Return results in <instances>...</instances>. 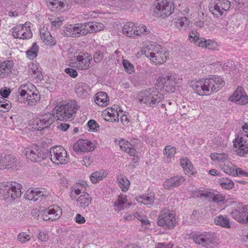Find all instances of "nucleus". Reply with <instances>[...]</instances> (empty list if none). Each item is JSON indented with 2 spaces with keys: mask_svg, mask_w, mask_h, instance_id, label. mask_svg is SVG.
Here are the masks:
<instances>
[{
  "mask_svg": "<svg viewBox=\"0 0 248 248\" xmlns=\"http://www.w3.org/2000/svg\"><path fill=\"white\" fill-rule=\"evenodd\" d=\"M164 95L155 88H148L136 92L134 99L139 104L155 107L164 99Z\"/></svg>",
  "mask_w": 248,
  "mask_h": 248,
  "instance_id": "f257e3e1",
  "label": "nucleus"
},
{
  "mask_svg": "<svg viewBox=\"0 0 248 248\" xmlns=\"http://www.w3.org/2000/svg\"><path fill=\"white\" fill-rule=\"evenodd\" d=\"M21 184L15 182H6L0 186V197L6 202H13L22 194Z\"/></svg>",
  "mask_w": 248,
  "mask_h": 248,
  "instance_id": "f03ea898",
  "label": "nucleus"
},
{
  "mask_svg": "<svg viewBox=\"0 0 248 248\" xmlns=\"http://www.w3.org/2000/svg\"><path fill=\"white\" fill-rule=\"evenodd\" d=\"M148 51H145L146 56L151 63L155 65L161 64L165 62L169 58V53L158 45H149L147 46Z\"/></svg>",
  "mask_w": 248,
  "mask_h": 248,
  "instance_id": "7ed1b4c3",
  "label": "nucleus"
},
{
  "mask_svg": "<svg viewBox=\"0 0 248 248\" xmlns=\"http://www.w3.org/2000/svg\"><path fill=\"white\" fill-rule=\"evenodd\" d=\"M189 237L195 244L205 248H214L217 246L216 237L210 232H192Z\"/></svg>",
  "mask_w": 248,
  "mask_h": 248,
  "instance_id": "20e7f679",
  "label": "nucleus"
},
{
  "mask_svg": "<svg viewBox=\"0 0 248 248\" xmlns=\"http://www.w3.org/2000/svg\"><path fill=\"white\" fill-rule=\"evenodd\" d=\"M21 152L28 161L32 162H40L47 157L46 150L36 144L23 147Z\"/></svg>",
  "mask_w": 248,
  "mask_h": 248,
  "instance_id": "39448f33",
  "label": "nucleus"
},
{
  "mask_svg": "<svg viewBox=\"0 0 248 248\" xmlns=\"http://www.w3.org/2000/svg\"><path fill=\"white\" fill-rule=\"evenodd\" d=\"M79 108L77 102L71 100L65 104L56 107L55 117L60 121H67L72 119Z\"/></svg>",
  "mask_w": 248,
  "mask_h": 248,
  "instance_id": "423d86ee",
  "label": "nucleus"
},
{
  "mask_svg": "<svg viewBox=\"0 0 248 248\" xmlns=\"http://www.w3.org/2000/svg\"><path fill=\"white\" fill-rule=\"evenodd\" d=\"M182 78L179 75L174 73H169L166 77L159 76L156 79L155 85L163 86V90L167 93H174L176 91V85L181 83Z\"/></svg>",
  "mask_w": 248,
  "mask_h": 248,
  "instance_id": "0eeeda50",
  "label": "nucleus"
},
{
  "mask_svg": "<svg viewBox=\"0 0 248 248\" xmlns=\"http://www.w3.org/2000/svg\"><path fill=\"white\" fill-rule=\"evenodd\" d=\"M178 224L175 213L169 209H162L157 217L158 226L167 230L173 229Z\"/></svg>",
  "mask_w": 248,
  "mask_h": 248,
  "instance_id": "6e6552de",
  "label": "nucleus"
},
{
  "mask_svg": "<svg viewBox=\"0 0 248 248\" xmlns=\"http://www.w3.org/2000/svg\"><path fill=\"white\" fill-rule=\"evenodd\" d=\"M154 6L155 13L163 18L170 16L174 11V0H156Z\"/></svg>",
  "mask_w": 248,
  "mask_h": 248,
  "instance_id": "1a4fd4ad",
  "label": "nucleus"
},
{
  "mask_svg": "<svg viewBox=\"0 0 248 248\" xmlns=\"http://www.w3.org/2000/svg\"><path fill=\"white\" fill-rule=\"evenodd\" d=\"M231 7V2L228 0H216L210 3L209 10L215 18H218L229 11Z\"/></svg>",
  "mask_w": 248,
  "mask_h": 248,
  "instance_id": "9d476101",
  "label": "nucleus"
},
{
  "mask_svg": "<svg viewBox=\"0 0 248 248\" xmlns=\"http://www.w3.org/2000/svg\"><path fill=\"white\" fill-rule=\"evenodd\" d=\"M50 159L57 165H64L68 162L67 151L61 146L52 147L50 150Z\"/></svg>",
  "mask_w": 248,
  "mask_h": 248,
  "instance_id": "9b49d317",
  "label": "nucleus"
},
{
  "mask_svg": "<svg viewBox=\"0 0 248 248\" xmlns=\"http://www.w3.org/2000/svg\"><path fill=\"white\" fill-rule=\"evenodd\" d=\"M92 56L88 53L80 52L76 53L73 66L78 70H85L91 67Z\"/></svg>",
  "mask_w": 248,
  "mask_h": 248,
  "instance_id": "f8f14e48",
  "label": "nucleus"
},
{
  "mask_svg": "<svg viewBox=\"0 0 248 248\" xmlns=\"http://www.w3.org/2000/svg\"><path fill=\"white\" fill-rule=\"evenodd\" d=\"M62 215V209L56 205L49 206L40 211V218L46 221L52 222L57 220Z\"/></svg>",
  "mask_w": 248,
  "mask_h": 248,
  "instance_id": "ddd939ff",
  "label": "nucleus"
},
{
  "mask_svg": "<svg viewBox=\"0 0 248 248\" xmlns=\"http://www.w3.org/2000/svg\"><path fill=\"white\" fill-rule=\"evenodd\" d=\"M55 114L50 112H42L33 119V128L37 130H42L48 127L53 123Z\"/></svg>",
  "mask_w": 248,
  "mask_h": 248,
  "instance_id": "4468645a",
  "label": "nucleus"
},
{
  "mask_svg": "<svg viewBox=\"0 0 248 248\" xmlns=\"http://www.w3.org/2000/svg\"><path fill=\"white\" fill-rule=\"evenodd\" d=\"M231 215L233 218L239 223H248V205L238 203L235 208L231 212Z\"/></svg>",
  "mask_w": 248,
  "mask_h": 248,
  "instance_id": "2eb2a0df",
  "label": "nucleus"
},
{
  "mask_svg": "<svg viewBox=\"0 0 248 248\" xmlns=\"http://www.w3.org/2000/svg\"><path fill=\"white\" fill-rule=\"evenodd\" d=\"M30 22H26L22 25H17L13 28L12 34L15 38L22 39H30L32 36L30 27Z\"/></svg>",
  "mask_w": 248,
  "mask_h": 248,
  "instance_id": "dca6fc26",
  "label": "nucleus"
},
{
  "mask_svg": "<svg viewBox=\"0 0 248 248\" xmlns=\"http://www.w3.org/2000/svg\"><path fill=\"white\" fill-rule=\"evenodd\" d=\"M191 86L194 92L199 96L211 95L207 78L193 81Z\"/></svg>",
  "mask_w": 248,
  "mask_h": 248,
  "instance_id": "f3484780",
  "label": "nucleus"
},
{
  "mask_svg": "<svg viewBox=\"0 0 248 248\" xmlns=\"http://www.w3.org/2000/svg\"><path fill=\"white\" fill-rule=\"evenodd\" d=\"M228 100L239 105H246L248 104V95L243 87L238 86L229 96Z\"/></svg>",
  "mask_w": 248,
  "mask_h": 248,
  "instance_id": "a211bd4d",
  "label": "nucleus"
},
{
  "mask_svg": "<svg viewBox=\"0 0 248 248\" xmlns=\"http://www.w3.org/2000/svg\"><path fill=\"white\" fill-rule=\"evenodd\" d=\"M207 80L210 95L218 92L225 84L223 78L216 75L207 78Z\"/></svg>",
  "mask_w": 248,
  "mask_h": 248,
  "instance_id": "6ab92c4d",
  "label": "nucleus"
},
{
  "mask_svg": "<svg viewBox=\"0 0 248 248\" xmlns=\"http://www.w3.org/2000/svg\"><path fill=\"white\" fill-rule=\"evenodd\" d=\"M95 148V144L88 140L80 139L73 145L74 150L78 153L92 152Z\"/></svg>",
  "mask_w": 248,
  "mask_h": 248,
  "instance_id": "aec40b11",
  "label": "nucleus"
},
{
  "mask_svg": "<svg viewBox=\"0 0 248 248\" xmlns=\"http://www.w3.org/2000/svg\"><path fill=\"white\" fill-rule=\"evenodd\" d=\"M36 90V86L31 82L21 84L17 89L16 101L19 103V100L24 99Z\"/></svg>",
  "mask_w": 248,
  "mask_h": 248,
  "instance_id": "412c9836",
  "label": "nucleus"
},
{
  "mask_svg": "<svg viewBox=\"0 0 248 248\" xmlns=\"http://www.w3.org/2000/svg\"><path fill=\"white\" fill-rule=\"evenodd\" d=\"M3 170H17L20 167V161L15 155L8 154L4 155Z\"/></svg>",
  "mask_w": 248,
  "mask_h": 248,
  "instance_id": "4be33fe9",
  "label": "nucleus"
},
{
  "mask_svg": "<svg viewBox=\"0 0 248 248\" xmlns=\"http://www.w3.org/2000/svg\"><path fill=\"white\" fill-rule=\"evenodd\" d=\"M233 146L240 156L248 153V142L243 137H237L233 141Z\"/></svg>",
  "mask_w": 248,
  "mask_h": 248,
  "instance_id": "5701e85b",
  "label": "nucleus"
},
{
  "mask_svg": "<svg viewBox=\"0 0 248 248\" xmlns=\"http://www.w3.org/2000/svg\"><path fill=\"white\" fill-rule=\"evenodd\" d=\"M179 164L186 175L191 176H194L197 173L196 168L188 157H182L180 159Z\"/></svg>",
  "mask_w": 248,
  "mask_h": 248,
  "instance_id": "b1692460",
  "label": "nucleus"
},
{
  "mask_svg": "<svg viewBox=\"0 0 248 248\" xmlns=\"http://www.w3.org/2000/svg\"><path fill=\"white\" fill-rule=\"evenodd\" d=\"M119 111L118 109L108 107L103 110L102 117L107 122L115 123L119 121Z\"/></svg>",
  "mask_w": 248,
  "mask_h": 248,
  "instance_id": "393cba45",
  "label": "nucleus"
},
{
  "mask_svg": "<svg viewBox=\"0 0 248 248\" xmlns=\"http://www.w3.org/2000/svg\"><path fill=\"white\" fill-rule=\"evenodd\" d=\"M40 35L42 42L46 46L51 47L56 45L57 41L50 31L44 27L40 29Z\"/></svg>",
  "mask_w": 248,
  "mask_h": 248,
  "instance_id": "a878e982",
  "label": "nucleus"
},
{
  "mask_svg": "<svg viewBox=\"0 0 248 248\" xmlns=\"http://www.w3.org/2000/svg\"><path fill=\"white\" fill-rule=\"evenodd\" d=\"M185 180V177L183 176H174L165 181L163 187L166 189H171L182 185Z\"/></svg>",
  "mask_w": 248,
  "mask_h": 248,
  "instance_id": "bb28decb",
  "label": "nucleus"
},
{
  "mask_svg": "<svg viewBox=\"0 0 248 248\" xmlns=\"http://www.w3.org/2000/svg\"><path fill=\"white\" fill-rule=\"evenodd\" d=\"M41 98L40 93L37 89L28 95L24 99L19 100L21 104H27L28 106L33 107L36 105Z\"/></svg>",
  "mask_w": 248,
  "mask_h": 248,
  "instance_id": "cd10ccee",
  "label": "nucleus"
},
{
  "mask_svg": "<svg viewBox=\"0 0 248 248\" xmlns=\"http://www.w3.org/2000/svg\"><path fill=\"white\" fill-rule=\"evenodd\" d=\"M45 3L49 9L53 12H61L65 6V0H45Z\"/></svg>",
  "mask_w": 248,
  "mask_h": 248,
  "instance_id": "c85d7f7f",
  "label": "nucleus"
},
{
  "mask_svg": "<svg viewBox=\"0 0 248 248\" xmlns=\"http://www.w3.org/2000/svg\"><path fill=\"white\" fill-rule=\"evenodd\" d=\"M95 103L99 106L105 107L109 105V99L107 93L99 92L94 96Z\"/></svg>",
  "mask_w": 248,
  "mask_h": 248,
  "instance_id": "c756f323",
  "label": "nucleus"
},
{
  "mask_svg": "<svg viewBox=\"0 0 248 248\" xmlns=\"http://www.w3.org/2000/svg\"><path fill=\"white\" fill-rule=\"evenodd\" d=\"M91 88L87 84L83 82L78 83L75 86V91L77 95L82 98H84L89 95Z\"/></svg>",
  "mask_w": 248,
  "mask_h": 248,
  "instance_id": "7c9ffc66",
  "label": "nucleus"
},
{
  "mask_svg": "<svg viewBox=\"0 0 248 248\" xmlns=\"http://www.w3.org/2000/svg\"><path fill=\"white\" fill-rule=\"evenodd\" d=\"M176 148L170 145H167L163 150L164 160L166 163H170L174 159Z\"/></svg>",
  "mask_w": 248,
  "mask_h": 248,
  "instance_id": "2f4dec72",
  "label": "nucleus"
},
{
  "mask_svg": "<svg viewBox=\"0 0 248 248\" xmlns=\"http://www.w3.org/2000/svg\"><path fill=\"white\" fill-rule=\"evenodd\" d=\"M119 144L122 150L127 153L131 156H135L136 151L130 142L124 139H121L119 141Z\"/></svg>",
  "mask_w": 248,
  "mask_h": 248,
  "instance_id": "473e14b6",
  "label": "nucleus"
},
{
  "mask_svg": "<svg viewBox=\"0 0 248 248\" xmlns=\"http://www.w3.org/2000/svg\"><path fill=\"white\" fill-rule=\"evenodd\" d=\"M14 66L12 61L7 60L3 62L0 65V78H4L11 72Z\"/></svg>",
  "mask_w": 248,
  "mask_h": 248,
  "instance_id": "72a5a7b5",
  "label": "nucleus"
},
{
  "mask_svg": "<svg viewBox=\"0 0 248 248\" xmlns=\"http://www.w3.org/2000/svg\"><path fill=\"white\" fill-rule=\"evenodd\" d=\"M85 23L87 34L98 32L103 31L105 28L104 24L100 22L93 21Z\"/></svg>",
  "mask_w": 248,
  "mask_h": 248,
  "instance_id": "f704fd0d",
  "label": "nucleus"
},
{
  "mask_svg": "<svg viewBox=\"0 0 248 248\" xmlns=\"http://www.w3.org/2000/svg\"><path fill=\"white\" fill-rule=\"evenodd\" d=\"M28 72L33 78L40 79L42 75L39 68V64L32 62L29 63L28 66Z\"/></svg>",
  "mask_w": 248,
  "mask_h": 248,
  "instance_id": "c9c22d12",
  "label": "nucleus"
},
{
  "mask_svg": "<svg viewBox=\"0 0 248 248\" xmlns=\"http://www.w3.org/2000/svg\"><path fill=\"white\" fill-rule=\"evenodd\" d=\"M199 47L202 48L208 49L211 50H217L219 49V45L213 39H205L202 40L199 44Z\"/></svg>",
  "mask_w": 248,
  "mask_h": 248,
  "instance_id": "e433bc0d",
  "label": "nucleus"
},
{
  "mask_svg": "<svg viewBox=\"0 0 248 248\" xmlns=\"http://www.w3.org/2000/svg\"><path fill=\"white\" fill-rule=\"evenodd\" d=\"M48 20L50 23L51 30L55 31L60 28L63 24L64 21L62 16H59L55 15H49Z\"/></svg>",
  "mask_w": 248,
  "mask_h": 248,
  "instance_id": "4c0bfd02",
  "label": "nucleus"
},
{
  "mask_svg": "<svg viewBox=\"0 0 248 248\" xmlns=\"http://www.w3.org/2000/svg\"><path fill=\"white\" fill-rule=\"evenodd\" d=\"M117 181L119 187L123 192H126L128 190L130 183L125 175L122 174L118 175Z\"/></svg>",
  "mask_w": 248,
  "mask_h": 248,
  "instance_id": "58836bf2",
  "label": "nucleus"
},
{
  "mask_svg": "<svg viewBox=\"0 0 248 248\" xmlns=\"http://www.w3.org/2000/svg\"><path fill=\"white\" fill-rule=\"evenodd\" d=\"M136 201L145 205L152 204L155 201V194L149 193L145 195L139 196L136 198Z\"/></svg>",
  "mask_w": 248,
  "mask_h": 248,
  "instance_id": "ea45409f",
  "label": "nucleus"
},
{
  "mask_svg": "<svg viewBox=\"0 0 248 248\" xmlns=\"http://www.w3.org/2000/svg\"><path fill=\"white\" fill-rule=\"evenodd\" d=\"M221 170L226 174L235 177L236 171H234L236 166L231 162L227 160L223 165H220Z\"/></svg>",
  "mask_w": 248,
  "mask_h": 248,
  "instance_id": "a19ab883",
  "label": "nucleus"
},
{
  "mask_svg": "<svg viewBox=\"0 0 248 248\" xmlns=\"http://www.w3.org/2000/svg\"><path fill=\"white\" fill-rule=\"evenodd\" d=\"M107 175V170H101L92 173L90 176V178L93 183L96 184L104 179Z\"/></svg>",
  "mask_w": 248,
  "mask_h": 248,
  "instance_id": "79ce46f5",
  "label": "nucleus"
},
{
  "mask_svg": "<svg viewBox=\"0 0 248 248\" xmlns=\"http://www.w3.org/2000/svg\"><path fill=\"white\" fill-rule=\"evenodd\" d=\"M77 202L79 204L80 207L85 208L87 207L91 202L92 198L88 193H84L80 195L77 199Z\"/></svg>",
  "mask_w": 248,
  "mask_h": 248,
  "instance_id": "37998d69",
  "label": "nucleus"
},
{
  "mask_svg": "<svg viewBox=\"0 0 248 248\" xmlns=\"http://www.w3.org/2000/svg\"><path fill=\"white\" fill-rule=\"evenodd\" d=\"M127 202V196L122 194H120L114 203L115 210L119 211L123 210L124 204Z\"/></svg>",
  "mask_w": 248,
  "mask_h": 248,
  "instance_id": "c03bdc74",
  "label": "nucleus"
},
{
  "mask_svg": "<svg viewBox=\"0 0 248 248\" xmlns=\"http://www.w3.org/2000/svg\"><path fill=\"white\" fill-rule=\"evenodd\" d=\"M74 26V37L87 34L85 23H77Z\"/></svg>",
  "mask_w": 248,
  "mask_h": 248,
  "instance_id": "a18cd8bd",
  "label": "nucleus"
},
{
  "mask_svg": "<svg viewBox=\"0 0 248 248\" xmlns=\"http://www.w3.org/2000/svg\"><path fill=\"white\" fill-rule=\"evenodd\" d=\"M135 24L133 22H126L123 26V33L126 36L134 38Z\"/></svg>",
  "mask_w": 248,
  "mask_h": 248,
  "instance_id": "49530a36",
  "label": "nucleus"
},
{
  "mask_svg": "<svg viewBox=\"0 0 248 248\" xmlns=\"http://www.w3.org/2000/svg\"><path fill=\"white\" fill-rule=\"evenodd\" d=\"M188 40L190 43L199 46V44L201 43L202 40H203V38L200 37V33L197 31H192L189 33Z\"/></svg>",
  "mask_w": 248,
  "mask_h": 248,
  "instance_id": "de8ad7c7",
  "label": "nucleus"
},
{
  "mask_svg": "<svg viewBox=\"0 0 248 248\" xmlns=\"http://www.w3.org/2000/svg\"><path fill=\"white\" fill-rule=\"evenodd\" d=\"M39 48L37 43H33L30 49L26 51V57L30 60L34 59L38 55Z\"/></svg>",
  "mask_w": 248,
  "mask_h": 248,
  "instance_id": "09e8293b",
  "label": "nucleus"
},
{
  "mask_svg": "<svg viewBox=\"0 0 248 248\" xmlns=\"http://www.w3.org/2000/svg\"><path fill=\"white\" fill-rule=\"evenodd\" d=\"M208 191L207 189L203 187H200L196 188L195 190L191 192V196L193 198H201L207 199L208 196Z\"/></svg>",
  "mask_w": 248,
  "mask_h": 248,
  "instance_id": "8fccbe9b",
  "label": "nucleus"
},
{
  "mask_svg": "<svg viewBox=\"0 0 248 248\" xmlns=\"http://www.w3.org/2000/svg\"><path fill=\"white\" fill-rule=\"evenodd\" d=\"M189 24V19L185 16L176 19L174 22V26L179 30L187 28Z\"/></svg>",
  "mask_w": 248,
  "mask_h": 248,
  "instance_id": "3c124183",
  "label": "nucleus"
},
{
  "mask_svg": "<svg viewBox=\"0 0 248 248\" xmlns=\"http://www.w3.org/2000/svg\"><path fill=\"white\" fill-rule=\"evenodd\" d=\"M210 156L213 161L219 163H224L228 159V155L225 153H214L211 154Z\"/></svg>",
  "mask_w": 248,
  "mask_h": 248,
  "instance_id": "603ef678",
  "label": "nucleus"
},
{
  "mask_svg": "<svg viewBox=\"0 0 248 248\" xmlns=\"http://www.w3.org/2000/svg\"><path fill=\"white\" fill-rule=\"evenodd\" d=\"M215 223L217 225H219L226 228H230L229 219L226 217L221 215L215 218Z\"/></svg>",
  "mask_w": 248,
  "mask_h": 248,
  "instance_id": "864d4df0",
  "label": "nucleus"
},
{
  "mask_svg": "<svg viewBox=\"0 0 248 248\" xmlns=\"http://www.w3.org/2000/svg\"><path fill=\"white\" fill-rule=\"evenodd\" d=\"M150 33V30L147 29L146 26L140 25L135 28L134 32V38L137 36L146 35Z\"/></svg>",
  "mask_w": 248,
  "mask_h": 248,
  "instance_id": "5fc2aeb1",
  "label": "nucleus"
},
{
  "mask_svg": "<svg viewBox=\"0 0 248 248\" xmlns=\"http://www.w3.org/2000/svg\"><path fill=\"white\" fill-rule=\"evenodd\" d=\"M225 199V196L222 194H215L209 190L208 191L207 200L209 201L212 200L213 202H219L224 201Z\"/></svg>",
  "mask_w": 248,
  "mask_h": 248,
  "instance_id": "6e6d98bb",
  "label": "nucleus"
},
{
  "mask_svg": "<svg viewBox=\"0 0 248 248\" xmlns=\"http://www.w3.org/2000/svg\"><path fill=\"white\" fill-rule=\"evenodd\" d=\"M218 183L222 188L226 189H231L234 186L233 181L228 178H222L219 179Z\"/></svg>",
  "mask_w": 248,
  "mask_h": 248,
  "instance_id": "4d7b16f0",
  "label": "nucleus"
},
{
  "mask_svg": "<svg viewBox=\"0 0 248 248\" xmlns=\"http://www.w3.org/2000/svg\"><path fill=\"white\" fill-rule=\"evenodd\" d=\"M122 64L124 71L129 74H132L135 72V68L133 64L129 61L123 59Z\"/></svg>",
  "mask_w": 248,
  "mask_h": 248,
  "instance_id": "13d9d810",
  "label": "nucleus"
},
{
  "mask_svg": "<svg viewBox=\"0 0 248 248\" xmlns=\"http://www.w3.org/2000/svg\"><path fill=\"white\" fill-rule=\"evenodd\" d=\"M86 187L85 186L77 185L74 188V190H72L71 193V196L74 199H77V196L83 194L84 193H86Z\"/></svg>",
  "mask_w": 248,
  "mask_h": 248,
  "instance_id": "bf43d9fd",
  "label": "nucleus"
},
{
  "mask_svg": "<svg viewBox=\"0 0 248 248\" xmlns=\"http://www.w3.org/2000/svg\"><path fill=\"white\" fill-rule=\"evenodd\" d=\"M141 223V227L143 230H146L147 229H151L152 225L151 224V221L145 216L142 217H136Z\"/></svg>",
  "mask_w": 248,
  "mask_h": 248,
  "instance_id": "052dcab7",
  "label": "nucleus"
},
{
  "mask_svg": "<svg viewBox=\"0 0 248 248\" xmlns=\"http://www.w3.org/2000/svg\"><path fill=\"white\" fill-rule=\"evenodd\" d=\"M31 238V235L30 233L26 232H20L17 236V240L21 244H24L27 242L29 241Z\"/></svg>",
  "mask_w": 248,
  "mask_h": 248,
  "instance_id": "680f3d73",
  "label": "nucleus"
},
{
  "mask_svg": "<svg viewBox=\"0 0 248 248\" xmlns=\"http://www.w3.org/2000/svg\"><path fill=\"white\" fill-rule=\"evenodd\" d=\"M11 108V102L4 99L2 100L0 99V111L3 112H8Z\"/></svg>",
  "mask_w": 248,
  "mask_h": 248,
  "instance_id": "e2e57ef3",
  "label": "nucleus"
},
{
  "mask_svg": "<svg viewBox=\"0 0 248 248\" xmlns=\"http://www.w3.org/2000/svg\"><path fill=\"white\" fill-rule=\"evenodd\" d=\"M37 236L38 240L42 242H46L49 239L48 232L41 230H39L38 231Z\"/></svg>",
  "mask_w": 248,
  "mask_h": 248,
  "instance_id": "0e129e2a",
  "label": "nucleus"
},
{
  "mask_svg": "<svg viewBox=\"0 0 248 248\" xmlns=\"http://www.w3.org/2000/svg\"><path fill=\"white\" fill-rule=\"evenodd\" d=\"M25 198L30 201H37V197L36 194V188H30L25 193Z\"/></svg>",
  "mask_w": 248,
  "mask_h": 248,
  "instance_id": "69168bd1",
  "label": "nucleus"
},
{
  "mask_svg": "<svg viewBox=\"0 0 248 248\" xmlns=\"http://www.w3.org/2000/svg\"><path fill=\"white\" fill-rule=\"evenodd\" d=\"M74 26L71 24L66 26L63 29V33L67 37H74Z\"/></svg>",
  "mask_w": 248,
  "mask_h": 248,
  "instance_id": "338daca9",
  "label": "nucleus"
},
{
  "mask_svg": "<svg viewBox=\"0 0 248 248\" xmlns=\"http://www.w3.org/2000/svg\"><path fill=\"white\" fill-rule=\"evenodd\" d=\"M89 130L92 132L97 131L99 128L98 124L93 120H91L88 122Z\"/></svg>",
  "mask_w": 248,
  "mask_h": 248,
  "instance_id": "774afa93",
  "label": "nucleus"
}]
</instances>
